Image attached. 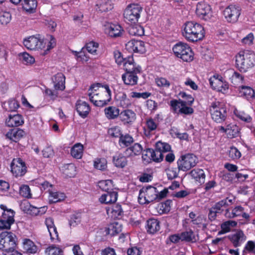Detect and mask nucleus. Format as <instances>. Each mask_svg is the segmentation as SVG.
I'll return each instance as SVG.
<instances>
[{"instance_id": "nucleus-18", "label": "nucleus", "mask_w": 255, "mask_h": 255, "mask_svg": "<svg viewBox=\"0 0 255 255\" xmlns=\"http://www.w3.org/2000/svg\"><path fill=\"white\" fill-rule=\"evenodd\" d=\"M11 171L16 177L22 176L26 172V166L23 160L19 158L12 160L10 164Z\"/></svg>"}, {"instance_id": "nucleus-30", "label": "nucleus", "mask_w": 255, "mask_h": 255, "mask_svg": "<svg viewBox=\"0 0 255 255\" xmlns=\"http://www.w3.org/2000/svg\"><path fill=\"white\" fill-rule=\"evenodd\" d=\"M45 223L48 229L51 239L52 240H57L58 238V234L52 219L51 218H46Z\"/></svg>"}, {"instance_id": "nucleus-32", "label": "nucleus", "mask_w": 255, "mask_h": 255, "mask_svg": "<svg viewBox=\"0 0 255 255\" xmlns=\"http://www.w3.org/2000/svg\"><path fill=\"white\" fill-rule=\"evenodd\" d=\"M76 110L79 115L82 118H86L88 115L90 108L89 105L85 102L79 101L76 104Z\"/></svg>"}, {"instance_id": "nucleus-62", "label": "nucleus", "mask_w": 255, "mask_h": 255, "mask_svg": "<svg viewBox=\"0 0 255 255\" xmlns=\"http://www.w3.org/2000/svg\"><path fill=\"white\" fill-rule=\"evenodd\" d=\"M178 168L174 167H169L166 169V173L168 179H173L176 178L178 176L179 173Z\"/></svg>"}, {"instance_id": "nucleus-31", "label": "nucleus", "mask_w": 255, "mask_h": 255, "mask_svg": "<svg viewBox=\"0 0 255 255\" xmlns=\"http://www.w3.org/2000/svg\"><path fill=\"white\" fill-rule=\"evenodd\" d=\"M189 175L198 184H202L205 182V174L201 169H193L190 172Z\"/></svg>"}, {"instance_id": "nucleus-9", "label": "nucleus", "mask_w": 255, "mask_h": 255, "mask_svg": "<svg viewBox=\"0 0 255 255\" xmlns=\"http://www.w3.org/2000/svg\"><path fill=\"white\" fill-rule=\"evenodd\" d=\"M16 247V237L11 232H3L0 234V250L3 252Z\"/></svg>"}, {"instance_id": "nucleus-28", "label": "nucleus", "mask_w": 255, "mask_h": 255, "mask_svg": "<svg viewBox=\"0 0 255 255\" xmlns=\"http://www.w3.org/2000/svg\"><path fill=\"white\" fill-rule=\"evenodd\" d=\"M230 238L234 247H237L240 246L241 244L246 240V236L242 231L238 230L232 234Z\"/></svg>"}, {"instance_id": "nucleus-61", "label": "nucleus", "mask_w": 255, "mask_h": 255, "mask_svg": "<svg viewBox=\"0 0 255 255\" xmlns=\"http://www.w3.org/2000/svg\"><path fill=\"white\" fill-rule=\"evenodd\" d=\"M155 83L158 87L162 88H168L170 85V82L163 77L156 78Z\"/></svg>"}, {"instance_id": "nucleus-64", "label": "nucleus", "mask_w": 255, "mask_h": 255, "mask_svg": "<svg viewBox=\"0 0 255 255\" xmlns=\"http://www.w3.org/2000/svg\"><path fill=\"white\" fill-rule=\"evenodd\" d=\"M19 194L25 198H30L31 194L30 189L28 185H22L19 187Z\"/></svg>"}, {"instance_id": "nucleus-6", "label": "nucleus", "mask_w": 255, "mask_h": 255, "mask_svg": "<svg viewBox=\"0 0 255 255\" xmlns=\"http://www.w3.org/2000/svg\"><path fill=\"white\" fill-rule=\"evenodd\" d=\"M210 111L212 119L217 123H221L226 118V109L223 103L218 101L212 103Z\"/></svg>"}, {"instance_id": "nucleus-22", "label": "nucleus", "mask_w": 255, "mask_h": 255, "mask_svg": "<svg viewBox=\"0 0 255 255\" xmlns=\"http://www.w3.org/2000/svg\"><path fill=\"white\" fill-rule=\"evenodd\" d=\"M26 135L25 131L21 128H13L8 131L6 137L11 141L17 142Z\"/></svg>"}, {"instance_id": "nucleus-55", "label": "nucleus", "mask_w": 255, "mask_h": 255, "mask_svg": "<svg viewBox=\"0 0 255 255\" xmlns=\"http://www.w3.org/2000/svg\"><path fill=\"white\" fill-rule=\"evenodd\" d=\"M237 223L234 221H228L221 225L222 231L219 232V234H224L230 231L232 227L236 226Z\"/></svg>"}, {"instance_id": "nucleus-39", "label": "nucleus", "mask_w": 255, "mask_h": 255, "mask_svg": "<svg viewBox=\"0 0 255 255\" xmlns=\"http://www.w3.org/2000/svg\"><path fill=\"white\" fill-rule=\"evenodd\" d=\"M113 161L114 165L119 168H124L127 165V160L126 156L122 154H117L113 156Z\"/></svg>"}, {"instance_id": "nucleus-7", "label": "nucleus", "mask_w": 255, "mask_h": 255, "mask_svg": "<svg viewBox=\"0 0 255 255\" xmlns=\"http://www.w3.org/2000/svg\"><path fill=\"white\" fill-rule=\"evenodd\" d=\"M142 7L138 4H128L124 11V17L126 21L131 23L137 22L140 16Z\"/></svg>"}, {"instance_id": "nucleus-51", "label": "nucleus", "mask_w": 255, "mask_h": 255, "mask_svg": "<svg viewBox=\"0 0 255 255\" xmlns=\"http://www.w3.org/2000/svg\"><path fill=\"white\" fill-rule=\"evenodd\" d=\"M98 186L103 191L111 192L112 191L114 184L112 180H105L99 181Z\"/></svg>"}, {"instance_id": "nucleus-40", "label": "nucleus", "mask_w": 255, "mask_h": 255, "mask_svg": "<svg viewBox=\"0 0 255 255\" xmlns=\"http://www.w3.org/2000/svg\"><path fill=\"white\" fill-rule=\"evenodd\" d=\"M23 249L27 253L35 254L38 250L37 247L30 240L25 239L23 241Z\"/></svg>"}, {"instance_id": "nucleus-3", "label": "nucleus", "mask_w": 255, "mask_h": 255, "mask_svg": "<svg viewBox=\"0 0 255 255\" xmlns=\"http://www.w3.org/2000/svg\"><path fill=\"white\" fill-rule=\"evenodd\" d=\"M180 97L183 99L172 100L170 101L169 105L171 111L177 114L191 115L194 110L191 106L194 101L191 95L184 92L179 93Z\"/></svg>"}, {"instance_id": "nucleus-17", "label": "nucleus", "mask_w": 255, "mask_h": 255, "mask_svg": "<svg viewBox=\"0 0 255 255\" xmlns=\"http://www.w3.org/2000/svg\"><path fill=\"white\" fill-rule=\"evenodd\" d=\"M105 33L112 37L121 36L124 32L122 26L118 23L106 22L103 25Z\"/></svg>"}, {"instance_id": "nucleus-2", "label": "nucleus", "mask_w": 255, "mask_h": 255, "mask_svg": "<svg viewBox=\"0 0 255 255\" xmlns=\"http://www.w3.org/2000/svg\"><path fill=\"white\" fill-rule=\"evenodd\" d=\"M182 34L189 42H196L202 40L205 36L204 27L200 23L189 21L182 26Z\"/></svg>"}, {"instance_id": "nucleus-41", "label": "nucleus", "mask_w": 255, "mask_h": 255, "mask_svg": "<svg viewBox=\"0 0 255 255\" xmlns=\"http://www.w3.org/2000/svg\"><path fill=\"white\" fill-rule=\"evenodd\" d=\"M84 150L83 145L77 143L74 144L71 149V155L77 159H81L83 156Z\"/></svg>"}, {"instance_id": "nucleus-21", "label": "nucleus", "mask_w": 255, "mask_h": 255, "mask_svg": "<svg viewBox=\"0 0 255 255\" xmlns=\"http://www.w3.org/2000/svg\"><path fill=\"white\" fill-rule=\"evenodd\" d=\"M136 114L131 110H125L122 111L120 115V119L124 125H131L136 120Z\"/></svg>"}, {"instance_id": "nucleus-11", "label": "nucleus", "mask_w": 255, "mask_h": 255, "mask_svg": "<svg viewBox=\"0 0 255 255\" xmlns=\"http://www.w3.org/2000/svg\"><path fill=\"white\" fill-rule=\"evenodd\" d=\"M160 115H156L154 118H148L145 119L143 127L145 136L150 137L157 129L160 124Z\"/></svg>"}, {"instance_id": "nucleus-8", "label": "nucleus", "mask_w": 255, "mask_h": 255, "mask_svg": "<svg viewBox=\"0 0 255 255\" xmlns=\"http://www.w3.org/2000/svg\"><path fill=\"white\" fill-rule=\"evenodd\" d=\"M158 190L154 187L142 188L139 191L138 200L140 204H148L157 199Z\"/></svg>"}, {"instance_id": "nucleus-33", "label": "nucleus", "mask_w": 255, "mask_h": 255, "mask_svg": "<svg viewBox=\"0 0 255 255\" xmlns=\"http://www.w3.org/2000/svg\"><path fill=\"white\" fill-rule=\"evenodd\" d=\"M96 7L97 10L103 12L112 10L113 4L111 0H98Z\"/></svg>"}, {"instance_id": "nucleus-26", "label": "nucleus", "mask_w": 255, "mask_h": 255, "mask_svg": "<svg viewBox=\"0 0 255 255\" xmlns=\"http://www.w3.org/2000/svg\"><path fill=\"white\" fill-rule=\"evenodd\" d=\"M5 123L9 127H18L24 123V120L19 114L10 115L6 120Z\"/></svg>"}, {"instance_id": "nucleus-45", "label": "nucleus", "mask_w": 255, "mask_h": 255, "mask_svg": "<svg viewBox=\"0 0 255 255\" xmlns=\"http://www.w3.org/2000/svg\"><path fill=\"white\" fill-rule=\"evenodd\" d=\"M239 93L241 96L244 97L248 100L253 98L255 96L254 90L249 86L241 87Z\"/></svg>"}, {"instance_id": "nucleus-50", "label": "nucleus", "mask_w": 255, "mask_h": 255, "mask_svg": "<svg viewBox=\"0 0 255 255\" xmlns=\"http://www.w3.org/2000/svg\"><path fill=\"white\" fill-rule=\"evenodd\" d=\"M18 56L19 60L25 65H29L35 62L34 58L27 52L20 53Z\"/></svg>"}, {"instance_id": "nucleus-23", "label": "nucleus", "mask_w": 255, "mask_h": 255, "mask_svg": "<svg viewBox=\"0 0 255 255\" xmlns=\"http://www.w3.org/2000/svg\"><path fill=\"white\" fill-rule=\"evenodd\" d=\"M139 73L126 72L122 75V79L125 85L134 86L137 84L138 81V77L136 74Z\"/></svg>"}, {"instance_id": "nucleus-59", "label": "nucleus", "mask_w": 255, "mask_h": 255, "mask_svg": "<svg viewBox=\"0 0 255 255\" xmlns=\"http://www.w3.org/2000/svg\"><path fill=\"white\" fill-rule=\"evenodd\" d=\"M11 16L7 11H1L0 12V24L2 25H7L11 20Z\"/></svg>"}, {"instance_id": "nucleus-48", "label": "nucleus", "mask_w": 255, "mask_h": 255, "mask_svg": "<svg viewBox=\"0 0 255 255\" xmlns=\"http://www.w3.org/2000/svg\"><path fill=\"white\" fill-rule=\"evenodd\" d=\"M3 108L7 111H14L19 107L17 101L15 99H10L2 104Z\"/></svg>"}, {"instance_id": "nucleus-54", "label": "nucleus", "mask_w": 255, "mask_h": 255, "mask_svg": "<svg viewBox=\"0 0 255 255\" xmlns=\"http://www.w3.org/2000/svg\"><path fill=\"white\" fill-rule=\"evenodd\" d=\"M119 138V143L122 147L128 146L133 141L132 136L128 134L125 135L122 134Z\"/></svg>"}, {"instance_id": "nucleus-34", "label": "nucleus", "mask_w": 255, "mask_h": 255, "mask_svg": "<svg viewBox=\"0 0 255 255\" xmlns=\"http://www.w3.org/2000/svg\"><path fill=\"white\" fill-rule=\"evenodd\" d=\"M66 198L65 194L61 192L49 191L48 201L49 203H55L63 201Z\"/></svg>"}, {"instance_id": "nucleus-5", "label": "nucleus", "mask_w": 255, "mask_h": 255, "mask_svg": "<svg viewBox=\"0 0 255 255\" xmlns=\"http://www.w3.org/2000/svg\"><path fill=\"white\" fill-rule=\"evenodd\" d=\"M172 50L175 55L184 62H190L194 59V52L186 43L178 42L173 47Z\"/></svg>"}, {"instance_id": "nucleus-29", "label": "nucleus", "mask_w": 255, "mask_h": 255, "mask_svg": "<svg viewBox=\"0 0 255 255\" xmlns=\"http://www.w3.org/2000/svg\"><path fill=\"white\" fill-rule=\"evenodd\" d=\"M146 229L147 232L150 234H154L160 229V222L157 219H150L147 221Z\"/></svg>"}, {"instance_id": "nucleus-36", "label": "nucleus", "mask_w": 255, "mask_h": 255, "mask_svg": "<svg viewBox=\"0 0 255 255\" xmlns=\"http://www.w3.org/2000/svg\"><path fill=\"white\" fill-rule=\"evenodd\" d=\"M118 104L123 108H128L131 105V101L128 99L126 93L121 92L118 93L116 97Z\"/></svg>"}, {"instance_id": "nucleus-15", "label": "nucleus", "mask_w": 255, "mask_h": 255, "mask_svg": "<svg viewBox=\"0 0 255 255\" xmlns=\"http://www.w3.org/2000/svg\"><path fill=\"white\" fill-rule=\"evenodd\" d=\"M148 44L141 40H131L126 44V48L129 52L143 54Z\"/></svg>"}, {"instance_id": "nucleus-56", "label": "nucleus", "mask_w": 255, "mask_h": 255, "mask_svg": "<svg viewBox=\"0 0 255 255\" xmlns=\"http://www.w3.org/2000/svg\"><path fill=\"white\" fill-rule=\"evenodd\" d=\"M155 149L163 154V152L169 151L171 149V147L169 144L166 142L158 141L155 144Z\"/></svg>"}, {"instance_id": "nucleus-13", "label": "nucleus", "mask_w": 255, "mask_h": 255, "mask_svg": "<svg viewBox=\"0 0 255 255\" xmlns=\"http://www.w3.org/2000/svg\"><path fill=\"white\" fill-rule=\"evenodd\" d=\"M0 207L3 210L2 218L0 220V230L9 229L14 222V212L11 209H7L4 205H0Z\"/></svg>"}, {"instance_id": "nucleus-16", "label": "nucleus", "mask_w": 255, "mask_h": 255, "mask_svg": "<svg viewBox=\"0 0 255 255\" xmlns=\"http://www.w3.org/2000/svg\"><path fill=\"white\" fill-rule=\"evenodd\" d=\"M223 14L227 21L235 23L241 14V8L239 6L231 4L224 9Z\"/></svg>"}, {"instance_id": "nucleus-47", "label": "nucleus", "mask_w": 255, "mask_h": 255, "mask_svg": "<svg viewBox=\"0 0 255 255\" xmlns=\"http://www.w3.org/2000/svg\"><path fill=\"white\" fill-rule=\"evenodd\" d=\"M37 7L36 0H24L22 2V7L27 12H33Z\"/></svg>"}, {"instance_id": "nucleus-24", "label": "nucleus", "mask_w": 255, "mask_h": 255, "mask_svg": "<svg viewBox=\"0 0 255 255\" xmlns=\"http://www.w3.org/2000/svg\"><path fill=\"white\" fill-rule=\"evenodd\" d=\"M54 88L56 90L63 91L65 88V77L63 74L58 73L52 78Z\"/></svg>"}, {"instance_id": "nucleus-44", "label": "nucleus", "mask_w": 255, "mask_h": 255, "mask_svg": "<svg viewBox=\"0 0 255 255\" xmlns=\"http://www.w3.org/2000/svg\"><path fill=\"white\" fill-rule=\"evenodd\" d=\"M244 211V209L243 207L241 206H237L233 209L231 211L229 209H227L225 215L227 218H233L241 216Z\"/></svg>"}, {"instance_id": "nucleus-49", "label": "nucleus", "mask_w": 255, "mask_h": 255, "mask_svg": "<svg viewBox=\"0 0 255 255\" xmlns=\"http://www.w3.org/2000/svg\"><path fill=\"white\" fill-rule=\"evenodd\" d=\"M94 167L99 170H105L107 168V161L105 158H96L93 161Z\"/></svg>"}, {"instance_id": "nucleus-52", "label": "nucleus", "mask_w": 255, "mask_h": 255, "mask_svg": "<svg viewBox=\"0 0 255 255\" xmlns=\"http://www.w3.org/2000/svg\"><path fill=\"white\" fill-rule=\"evenodd\" d=\"M234 114L237 118L244 122L250 123L252 121V118L248 114L245 113L244 111L235 109L234 110Z\"/></svg>"}, {"instance_id": "nucleus-19", "label": "nucleus", "mask_w": 255, "mask_h": 255, "mask_svg": "<svg viewBox=\"0 0 255 255\" xmlns=\"http://www.w3.org/2000/svg\"><path fill=\"white\" fill-rule=\"evenodd\" d=\"M56 45V40L52 35H48L46 38L41 36L40 51L45 55Z\"/></svg>"}, {"instance_id": "nucleus-43", "label": "nucleus", "mask_w": 255, "mask_h": 255, "mask_svg": "<svg viewBox=\"0 0 255 255\" xmlns=\"http://www.w3.org/2000/svg\"><path fill=\"white\" fill-rule=\"evenodd\" d=\"M239 128L235 124H230L227 125L226 134L229 138L237 137L239 133Z\"/></svg>"}, {"instance_id": "nucleus-58", "label": "nucleus", "mask_w": 255, "mask_h": 255, "mask_svg": "<svg viewBox=\"0 0 255 255\" xmlns=\"http://www.w3.org/2000/svg\"><path fill=\"white\" fill-rule=\"evenodd\" d=\"M76 168L74 164H69L65 166L64 170V174L69 177H74L76 173Z\"/></svg>"}, {"instance_id": "nucleus-4", "label": "nucleus", "mask_w": 255, "mask_h": 255, "mask_svg": "<svg viewBox=\"0 0 255 255\" xmlns=\"http://www.w3.org/2000/svg\"><path fill=\"white\" fill-rule=\"evenodd\" d=\"M237 68L241 72H247L255 65V55L251 51L242 50L235 56Z\"/></svg>"}, {"instance_id": "nucleus-60", "label": "nucleus", "mask_w": 255, "mask_h": 255, "mask_svg": "<svg viewBox=\"0 0 255 255\" xmlns=\"http://www.w3.org/2000/svg\"><path fill=\"white\" fill-rule=\"evenodd\" d=\"M47 255H63V251L60 248L50 246L46 250Z\"/></svg>"}, {"instance_id": "nucleus-42", "label": "nucleus", "mask_w": 255, "mask_h": 255, "mask_svg": "<svg viewBox=\"0 0 255 255\" xmlns=\"http://www.w3.org/2000/svg\"><path fill=\"white\" fill-rule=\"evenodd\" d=\"M142 151V147L139 143H134L132 146L127 148L126 153L129 156H133L140 154Z\"/></svg>"}, {"instance_id": "nucleus-10", "label": "nucleus", "mask_w": 255, "mask_h": 255, "mask_svg": "<svg viewBox=\"0 0 255 255\" xmlns=\"http://www.w3.org/2000/svg\"><path fill=\"white\" fill-rule=\"evenodd\" d=\"M198 162L197 157L193 154H186L180 156L177 160L178 170L186 171L194 167Z\"/></svg>"}, {"instance_id": "nucleus-20", "label": "nucleus", "mask_w": 255, "mask_h": 255, "mask_svg": "<svg viewBox=\"0 0 255 255\" xmlns=\"http://www.w3.org/2000/svg\"><path fill=\"white\" fill-rule=\"evenodd\" d=\"M40 39L39 35L31 36L23 40V44L28 49L40 50Z\"/></svg>"}, {"instance_id": "nucleus-12", "label": "nucleus", "mask_w": 255, "mask_h": 255, "mask_svg": "<svg viewBox=\"0 0 255 255\" xmlns=\"http://www.w3.org/2000/svg\"><path fill=\"white\" fill-rule=\"evenodd\" d=\"M209 82L212 89L215 90L222 93H226L228 90V83L219 74H215L211 77Z\"/></svg>"}, {"instance_id": "nucleus-14", "label": "nucleus", "mask_w": 255, "mask_h": 255, "mask_svg": "<svg viewBox=\"0 0 255 255\" xmlns=\"http://www.w3.org/2000/svg\"><path fill=\"white\" fill-rule=\"evenodd\" d=\"M196 13L199 18L205 20H209L213 16L211 6L203 1L197 3Z\"/></svg>"}, {"instance_id": "nucleus-57", "label": "nucleus", "mask_w": 255, "mask_h": 255, "mask_svg": "<svg viewBox=\"0 0 255 255\" xmlns=\"http://www.w3.org/2000/svg\"><path fill=\"white\" fill-rule=\"evenodd\" d=\"M108 134L111 137L120 138L122 135L121 128L117 126L112 127L109 128Z\"/></svg>"}, {"instance_id": "nucleus-38", "label": "nucleus", "mask_w": 255, "mask_h": 255, "mask_svg": "<svg viewBox=\"0 0 255 255\" xmlns=\"http://www.w3.org/2000/svg\"><path fill=\"white\" fill-rule=\"evenodd\" d=\"M106 117L110 120L115 119L118 116L120 117V110L114 106H110L105 109Z\"/></svg>"}, {"instance_id": "nucleus-35", "label": "nucleus", "mask_w": 255, "mask_h": 255, "mask_svg": "<svg viewBox=\"0 0 255 255\" xmlns=\"http://www.w3.org/2000/svg\"><path fill=\"white\" fill-rule=\"evenodd\" d=\"M122 230V225L121 223L115 222L110 224L106 229V234L112 236L119 234Z\"/></svg>"}, {"instance_id": "nucleus-46", "label": "nucleus", "mask_w": 255, "mask_h": 255, "mask_svg": "<svg viewBox=\"0 0 255 255\" xmlns=\"http://www.w3.org/2000/svg\"><path fill=\"white\" fill-rule=\"evenodd\" d=\"M128 32L132 36H140L144 34L143 27L139 24L131 25L129 27Z\"/></svg>"}, {"instance_id": "nucleus-25", "label": "nucleus", "mask_w": 255, "mask_h": 255, "mask_svg": "<svg viewBox=\"0 0 255 255\" xmlns=\"http://www.w3.org/2000/svg\"><path fill=\"white\" fill-rule=\"evenodd\" d=\"M118 198V193L116 191L107 192L102 194L99 198L101 204H108L115 203Z\"/></svg>"}, {"instance_id": "nucleus-1", "label": "nucleus", "mask_w": 255, "mask_h": 255, "mask_svg": "<svg viewBox=\"0 0 255 255\" xmlns=\"http://www.w3.org/2000/svg\"><path fill=\"white\" fill-rule=\"evenodd\" d=\"M88 95L91 102L95 106L102 107L111 100V91L108 85L97 83L90 86Z\"/></svg>"}, {"instance_id": "nucleus-63", "label": "nucleus", "mask_w": 255, "mask_h": 255, "mask_svg": "<svg viewBox=\"0 0 255 255\" xmlns=\"http://www.w3.org/2000/svg\"><path fill=\"white\" fill-rule=\"evenodd\" d=\"M255 36L252 32L248 34L242 39V43L247 46H251L253 44Z\"/></svg>"}, {"instance_id": "nucleus-27", "label": "nucleus", "mask_w": 255, "mask_h": 255, "mask_svg": "<svg viewBox=\"0 0 255 255\" xmlns=\"http://www.w3.org/2000/svg\"><path fill=\"white\" fill-rule=\"evenodd\" d=\"M124 66L126 72H140L141 71V67L134 63L132 57H128L125 60Z\"/></svg>"}, {"instance_id": "nucleus-37", "label": "nucleus", "mask_w": 255, "mask_h": 255, "mask_svg": "<svg viewBox=\"0 0 255 255\" xmlns=\"http://www.w3.org/2000/svg\"><path fill=\"white\" fill-rule=\"evenodd\" d=\"M106 211L107 214L113 218H119L123 213L121 206L120 205H115L111 208H107Z\"/></svg>"}, {"instance_id": "nucleus-53", "label": "nucleus", "mask_w": 255, "mask_h": 255, "mask_svg": "<svg viewBox=\"0 0 255 255\" xmlns=\"http://www.w3.org/2000/svg\"><path fill=\"white\" fill-rule=\"evenodd\" d=\"M181 241L186 242H195L197 240V237L192 230L182 232L181 234Z\"/></svg>"}]
</instances>
